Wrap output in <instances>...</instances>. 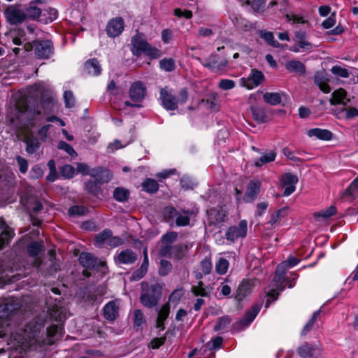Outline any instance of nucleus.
I'll return each instance as SVG.
<instances>
[{"instance_id": "603ef678", "label": "nucleus", "mask_w": 358, "mask_h": 358, "mask_svg": "<svg viewBox=\"0 0 358 358\" xmlns=\"http://www.w3.org/2000/svg\"><path fill=\"white\" fill-rule=\"evenodd\" d=\"M52 125L46 124L41 127L37 131V138H39L41 142H45L48 138V133Z\"/></svg>"}, {"instance_id": "7ed1b4c3", "label": "nucleus", "mask_w": 358, "mask_h": 358, "mask_svg": "<svg viewBox=\"0 0 358 358\" xmlns=\"http://www.w3.org/2000/svg\"><path fill=\"white\" fill-rule=\"evenodd\" d=\"M91 177L92 179L87 182L86 188L90 193L98 195L101 191V185L103 183H107L110 180L111 175L108 169L96 167L93 168Z\"/></svg>"}, {"instance_id": "58836bf2", "label": "nucleus", "mask_w": 358, "mask_h": 358, "mask_svg": "<svg viewBox=\"0 0 358 358\" xmlns=\"http://www.w3.org/2000/svg\"><path fill=\"white\" fill-rule=\"evenodd\" d=\"M43 248L41 241H33L27 245V252L30 257H36Z\"/></svg>"}, {"instance_id": "5701e85b", "label": "nucleus", "mask_w": 358, "mask_h": 358, "mask_svg": "<svg viewBox=\"0 0 358 358\" xmlns=\"http://www.w3.org/2000/svg\"><path fill=\"white\" fill-rule=\"evenodd\" d=\"M104 317L108 321H114L118 315V307L116 302L110 301L103 308Z\"/></svg>"}, {"instance_id": "f3484780", "label": "nucleus", "mask_w": 358, "mask_h": 358, "mask_svg": "<svg viewBox=\"0 0 358 358\" xmlns=\"http://www.w3.org/2000/svg\"><path fill=\"white\" fill-rule=\"evenodd\" d=\"M124 29V21L121 17L111 19L106 27L107 34L110 37L119 36Z\"/></svg>"}, {"instance_id": "a18cd8bd", "label": "nucleus", "mask_w": 358, "mask_h": 358, "mask_svg": "<svg viewBox=\"0 0 358 358\" xmlns=\"http://www.w3.org/2000/svg\"><path fill=\"white\" fill-rule=\"evenodd\" d=\"M160 68L166 71L171 72L176 68L175 61L171 58H165L159 62Z\"/></svg>"}, {"instance_id": "052dcab7", "label": "nucleus", "mask_w": 358, "mask_h": 358, "mask_svg": "<svg viewBox=\"0 0 358 358\" xmlns=\"http://www.w3.org/2000/svg\"><path fill=\"white\" fill-rule=\"evenodd\" d=\"M171 268L172 264H171L170 262L164 259L161 260L159 273L161 275H166L171 271Z\"/></svg>"}, {"instance_id": "c9c22d12", "label": "nucleus", "mask_w": 358, "mask_h": 358, "mask_svg": "<svg viewBox=\"0 0 358 358\" xmlns=\"http://www.w3.org/2000/svg\"><path fill=\"white\" fill-rule=\"evenodd\" d=\"M110 236V230H103L101 233L97 234L94 238V244L96 248H101L104 245H107V241Z\"/></svg>"}, {"instance_id": "4be33fe9", "label": "nucleus", "mask_w": 358, "mask_h": 358, "mask_svg": "<svg viewBox=\"0 0 358 358\" xmlns=\"http://www.w3.org/2000/svg\"><path fill=\"white\" fill-rule=\"evenodd\" d=\"M346 95L345 90L342 88L335 90L331 94L330 103L331 105L341 104L346 106L350 101V99L346 97Z\"/></svg>"}, {"instance_id": "393cba45", "label": "nucleus", "mask_w": 358, "mask_h": 358, "mask_svg": "<svg viewBox=\"0 0 358 358\" xmlns=\"http://www.w3.org/2000/svg\"><path fill=\"white\" fill-rule=\"evenodd\" d=\"M39 138L33 134H28L24 139L26 143V152L29 154H34L39 149L41 146Z\"/></svg>"}, {"instance_id": "aec40b11", "label": "nucleus", "mask_w": 358, "mask_h": 358, "mask_svg": "<svg viewBox=\"0 0 358 358\" xmlns=\"http://www.w3.org/2000/svg\"><path fill=\"white\" fill-rule=\"evenodd\" d=\"M13 238V231L5 223L2 218H0V249L4 245L8 244Z\"/></svg>"}, {"instance_id": "39448f33", "label": "nucleus", "mask_w": 358, "mask_h": 358, "mask_svg": "<svg viewBox=\"0 0 358 358\" xmlns=\"http://www.w3.org/2000/svg\"><path fill=\"white\" fill-rule=\"evenodd\" d=\"M31 91L41 95V106L45 113L54 111L57 105L56 99L50 90L43 83H36L31 87Z\"/></svg>"}, {"instance_id": "5fc2aeb1", "label": "nucleus", "mask_w": 358, "mask_h": 358, "mask_svg": "<svg viewBox=\"0 0 358 358\" xmlns=\"http://www.w3.org/2000/svg\"><path fill=\"white\" fill-rule=\"evenodd\" d=\"M57 148L59 150H63L64 151H65L71 157H74L77 156V153L74 150L73 147L65 141H59L58 143Z\"/></svg>"}, {"instance_id": "a211bd4d", "label": "nucleus", "mask_w": 358, "mask_h": 358, "mask_svg": "<svg viewBox=\"0 0 358 358\" xmlns=\"http://www.w3.org/2000/svg\"><path fill=\"white\" fill-rule=\"evenodd\" d=\"M261 182L259 180H251L247 187L243 199L247 203L254 201L260 192Z\"/></svg>"}, {"instance_id": "338daca9", "label": "nucleus", "mask_w": 358, "mask_h": 358, "mask_svg": "<svg viewBox=\"0 0 358 358\" xmlns=\"http://www.w3.org/2000/svg\"><path fill=\"white\" fill-rule=\"evenodd\" d=\"M16 162L19 166L20 171L25 174L28 170V162L26 159L22 157L21 156H17L15 157Z\"/></svg>"}, {"instance_id": "4d7b16f0", "label": "nucleus", "mask_w": 358, "mask_h": 358, "mask_svg": "<svg viewBox=\"0 0 358 358\" xmlns=\"http://www.w3.org/2000/svg\"><path fill=\"white\" fill-rule=\"evenodd\" d=\"M213 265L209 258L206 257L202 260L199 265V269L204 275L209 274L212 271Z\"/></svg>"}, {"instance_id": "79ce46f5", "label": "nucleus", "mask_w": 358, "mask_h": 358, "mask_svg": "<svg viewBox=\"0 0 358 358\" xmlns=\"http://www.w3.org/2000/svg\"><path fill=\"white\" fill-rule=\"evenodd\" d=\"M263 99L265 102L271 105H277L281 102L280 94L278 92H266Z\"/></svg>"}, {"instance_id": "f257e3e1", "label": "nucleus", "mask_w": 358, "mask_h": 358, "mask_svg": "<svg viewBox=\"0 0 358 358\" xmlns=\"http://www.w3.org/2000/svg\"><path fill=\"white\" fill-rule=\"evenodd\" d=\"M21 306L20 301L14 298L0 299V338L10 335V338L16 341L24 349L36 350L44 342L41 336L45 322L41 319H35L23 328L13 331L8 318Z\"/></svg>"}, {"instance_id": "bb28decb", "label": "nucleus", "mask_w": 358, "mask_h": 358, "mask_svg": "<svg viewBox=\"0 0 358 358\" xmlns=\"http://www.w3.org/2000/svg\"><path fill=\"white\" fill-rule=\"evenodd\" d=\"M85 71L91 76H99L101 72V67L96 59H91L85 63Z\"/></svg>"}, {"instance_id": "9b49d317", "label": "nucleus", "mask_w": 358, "mask_h": 358, "mask_svg": "<svg viewBox=\"0 0 358 358\" xmlns=\"http://www.w3.org/2000/svg\"><path fill=\"white\" fill-rule=\"evenodd\" d=\"M321 351L320 343H306L297 348V352L302 358H317L321 354Z\"/></svg>"}, {"instance_id": "0e129e2a", "label": "nucleus", "mask_w": 358, "mask_h": 358, "mask_svg": "<svg viewBox=\"0 0 358 358\" xmlns=\"http://www.w3.org/2000/svg\"><path fill=\"white\" fill-rule=\"evenodd\" d=\"M286 19L288 22L292 24H304L307 21L303 16L297 15L295 14H287Z\"/></svg>"}, {"instance_id": "de8ad7c7", "label": "nucleus", "mask_w": 358, "mask_h": 358, "mask_svg": "<svg viewBox=\"0 0 358 358\" xmlns=\"http://www.w3.org/2000/svg\"><path fill=\"white\" fill-rule=\"evenodd\" d=\"M315 83L324 93H329L331 92V87L322 76H315Z\"/></svg>"}, {"instance_id": "9d476101", "label": "nucleus", "mask_w": 358, "mask_h": 358, "mask_svg": "<svg viewBox=\"0 0 358 358\" xmlns=\"http://www.w3.org/2000/svg\"><path fill=\"white\" fill-rule=\"evenodd\" d=\"M248 231V224L245 220H241L237 226H233L229 227L226 234L225 236L228 241L234 242L240 238L245 237Z\"/></svg>"}, {"instance_id": "4c0bfd02", "label": "nucleus", "mask_w": 358, "mask_h": 358, "mask_svg": "<svg viewBox=\"0 0 358 358\" xmlns=\"http://www.w3.org/2000/svg\"><path fill=\"white\" fill-rule=\"evenodd\" d=\"M142 188L145 192L152 194L158 190L159 185L155 180L147 178L143 182Z\"/></svg>"}, {"instance_id": "dca6fc26", "label": "nucleus", "mask_w": 358, "mask_h": 358, "mask_svg": "<svg viewBox=\"0 0 358 358\" xmlns=\"http://www.w3.org/2000/svg\"><path fill=\"white\" fill-rule=\"evenodd\" d=\"M149 43L142 34H136L131 39V52L133 55L139 56L144 52Z\"/></svg>"}, {"instance_id": "412c9836", "label": "nucleus", "mask_w": 358, "mask_h": 358, "mask_svg": "<svg viewBox=\"0 0 358 358\" xmlns=\"http://www.w3.org/2000/svg\"><path fill=\"white\" fill-rule=\"evenodd\" d=\"M307 134L310 138L315 137L322 141H330L333 138V134L331 131L320 128L310 129L308 131Z\"/></svg>"}, {"instance_id": "864d4df0", "label": "nucleus", "mask_w": 358, "mask_h": 358, "mask_svg": "<svg viewBox=\"0 0 358 358\" xmlns=\"http://www.w3.org/2000/svg\"><path fill=\"white\" fill-rule=\"evenodd\" d=\"M47 335L49 337L60 336L62 333V325L52 324L46 329Z\"/></svg>"}, {"instance_id": "09e8293b", "label": "nucleus", "mask_w": 358, "mask_h": 358, "mask_svg": "<svg viewBox=\"0 0 358 358\" xmlns=\"http://www.w3.org/2000/svg\"><path fill=\"white\" fill-rule=\"evenodd\" d=\"M320 310H318L313 313L310 320L307 322V324L304 326L301 331L302 336L306 335L308 332L313 328L315 322L316 321L317 317L320 315Z\"/></svg>"}, {"instance_id": "2f4dec72", "label": "nucleus", "mask_w": 358, "mask_h": 358, "mask_svg": "<svg viewBox=\"0 0 358 358\" xmlns=\"http://www.w3.org/2000/svg\"><path fill=\"white\" fill-rule=\"evenodd\" d=\"M170 308L168 304H164L158 312L157 318V327L164 329V322L169 315Z\"/></svg>"}, {"instance_id": "c03bdc74", "label": "nucleus", "mask_w": 358, "mask_h": 358, "mask_svg": "<svg viewBox=\"0 0 358 358\" xmlns=\"http://www.w3.org/2000/svg\"><path fill=\"white\" fill-rule=\"evenodd\" d=\"M229 265V262L226 259L221 257L215 264V271L217 273L223 275L227 273Z\"/></svg>"}, {"instance_id": "69168bd1", "label": "nucleus", "mask_w": 358, "mask_h": 358, "mask_svg": "<svg viewBox=\"0 0 358 358\" xmlns=\"http://www.w3.org/2000/svg\"><path fill=\"white\" fill-rule=\"evenodd\" d=\"M231 320L229 317H222L219 318L217 324L214 327V329L215 331H220L227 327V326L230 323Z\"/></svg>"}, {"instance_id": "3c124183", "label": "nucleus", "mask_w": 358, "mask_h": 358, "mask_svg": "<svg viewBox=\"0 0 358 358\" xmlns=\"http://www.w3.org/2000/svg\"><path fill=\"white\" fill-rule=\"evenodd\" d=\"M331 71L334 75L341 78H347L350 76L349 71L347 69L338 65L332 66Z\"/></svg>"}, {"instance_id": "20e7f679", "label": "nucleus", "mask_w": 358, "mask_h": 358, "mask_svg": "<svg viewBox=\"0 0 358 358\" xmlns=\"http://www.w3.org/2000/svg\"><path fill=\"white\" fill-rule=\"evenodd\" d=\"M162 296V287L157 285H148V283H142V293L140 300L142 305L148 308H152L157 306Z\"/></svg>"}, {"instance_id": "4468645a", "label": "nucleus", "mask_w": 358, "mask_h": 358, "mask_svg": "<svg viewBox=\"0 0 358 358\" xmlns=\"http://www.w3.org/2000/svg\"><path fill=\"white\" fill-rule=\"evenodd\" d=\"M262 308V303H257L252 306L248 310L243 317L237 322V326L239 329H244L248 327L251 322L255 320Z\"/></svg>"}, {"instance_id": "f8f14e48", "label": "nucleus", "mask_w": 358, "mask_h": 358, "mask_svg": "<svg viewBox=\"0 0 358 358\" xmlns=\"http://www.w3.org/2000/svg\"><path fill=\"white\" fill-rule=\"evenodd\" d=\"M35 55L40 59H48L53 53V45L49 40L34 41Z\"/></svg>"}, {"instance_id": "e433bc0d", "label": "nucleus", "mask_w": 358, "mask_h": 358, "mask_svg": "<svg viewBox=\"0 0 358 358\" xmlns=\"http://www.w3.org/2000/svg\"><path fill=\"white\" fill-rule=\"evenodd\" d=\"M192 292L195 296H207L209 295V288L205 286L202 281H198L196 285L192 287Z\"/></svg>"}, {"instance_id": "c756f323", "label": "nucleus", "mask_w": 358, "mask_h": 358, "mask_svg": "<svg viewBox=\"0 0 358 358\" xmlns=\"http://www.w3.org/2000/svg\"><path fill=\"white\" fill-rule=\"evenodd\" d=\"M182 211L186 215H182L180 214H178L176 216V223L178 226L180 227H185L187 226L189 224V217L188 215H194L196 213H198V208L196 209H192V210H182Z\"/></svg>"}, {"instance_id": "2eb2a0df", "label": "nucleus", "mask_w": 358, "mask_h": 358, "mask_svg": "<svg viewBox=\"0 0 358 358\" xmlns=\"http://www.w3.org/2000/svg\"><path fill=\"white\" fill-rule=\"evenodd\" d=\"M264 79V76L262 71H254L247 78L241 79V85L248 90H252L259 85Z\"/></svg>"}, {"instance_id": "6e6552de", "label": "nucleus", "mask_w": 358, "mask_h": 358, "mask_svg": "<svg viewBox=\"0 0 358 358\" xmlns=\"http://www.w3.org/2000/svg\"><path fill=\"white\" fill-rule=\"evenodd\" d=\"M199 60L204 67L215 73L223 71L228 66V60L224 57L216 54H211L209 57Z\"/></svg>"}, {"instance_id": "72a5a7b5", "label": "nucleus", "mask_w": 358, "mask_h": 358, "mask_svg": "<svg viewBox=\"0 0 358 358\" xmlns=\"http://www.w3.org/2000/svg\"><path fill=\"white\" fill-rule=\"evenodd\" d=\"M286 69L289 72H295L299 74H304L306 72L305 65L301 62L297 60L287 62Z\"/></svg>"}, {"instance_id": "e2e57ef3", "label": "nucleus", "mask_w": 358, "mask_h": 358, "mask_svg": "<svg viewBox=\"0 0 358 358\" xmlns=\"http://www.w3.org/2000/svg\"><path fill=\"white\" fill-rule=\"evenodd\" d=\"M134 323L135 327H140L145 323V319L143 312L141 310H136L134 312Z\"/></svg>"}, {"instance_id": "ea45409f", "label": "nucleus", "mask_w": 358, "mask_h": 358, "mask_svg": "<svg viewBox=\"0 0 358 358\" xmlns=\"http://www.w3.org/2000/svg\"><path fill=\"white\" fill-rule=\"evenodd\" d=\"M287 208H282L276 212L273 213L271 217L267 224H270L271 227H274L276 224H278L282 217H284L287 215Z\"/></svg>"}, {"instance_id": "774afa93", "label": "nucleus", "mask_w": 358, "mask_h": 358, "mask_svg": "<svg viewBox=\"0 0 358 358\" xmlns=\"http://www.w3.org/2000/svg\"><path fill=\"white\" fill-rule=\"evenodd\" d=\"M64 99L65 106L67 108H71L74 106L75 99L71 91H65L64 93Z\"/></svg>"}, {"instance_id": "6e6d98bb", "label": "nucleus", "mask_w": 358, "mask_h": 358, "mask_svg": "<svg viewBox=\"0 0 358 358\" xmlns=\"http://www.w3.org/2000/svg\"><path fill=\"white\" fill-rule=\"evenodd\" d=\"M88 213V209L83 206H73L69 209L70 215H83Z\"/></svg>"}, {"instance_id": "0eeeda50", "label": "nucleus", "mask_w": 358, "mask_h": 358, "mask_svg": "<svg viewBox=\"0 0 358 358\" xmlns=\"http://www.w3.org/2000/svg\"><path fill=\"white\" fill-rule=\"evenodd\" d=\"M129 95L132 102L126 101L125 106L140 108L142 106L139 103L144 99L146 95V87L143 83L135 82L130 87Z\"/></svg>"}, {"instance_id": "7c9ffc66", "label": "nucleus", "mask_w": 358, "mask_h": 358, "mask_svg": "<svg viewBox=\"0 0 358 358\" xmlns=\"http://www.w3.org/2000/svg\"><path fill=\"white\" fill-rule=\"evenodd\" d=\"M276 152L274 150H271L268 152L263 155L259 159L254 160V165L257 167H261L264 164L275 161L276 157Z\"/></svg>"}, {"instance_id": "37998d69", "label": "nucleus", "mask_w": 358, "mask_h": 358, "mask_svg": "<svg viewBox=\"0 0 358 358\" xmlns=\"http://www.w3.org/2000/svg\"><path fill=\"white\" fill-rule=\"evenodd\" d=\"M299 259L294 256H289L286 260L281 262L279 266V269H285L286 271L288 268H292L297 265Z\"/></svg>"}, {"instance_id": "a19ab883", "label": "nucleus", "mask_w": 358, "mask_h": 358, "mask_svg": "<svg viewBox=\"0 0 358 358\" xmlns=\"http://www.w3.org/2000/svg\"><path fill=\"white\" fill-rule=\"evenodd\" d=\"M129 196V190L123 187H116L113 191V197L119 202H124L127 201Z\"/></svg>"}, {"instance_id": "cd10ccee", "label": "nucleus", "mask_w": 358, "mask_h": 358, "mask_svg": "<svg viewBox=\"0 0 358 358\" xmlns=\"http://www.w3.org/2000/svg\"><path fill=\"white\" fill-rule=\"evenodd\" d=\"M336 213V208L334 206H331L326 209H323L313 214L315 220L317 222L326 220Z\"/></svg>"}, {"instance_id": "b1692460", "label": "nucleus", "mask_w": 358, "mask_h": 358, "mask_svg": "<svg viewBox=\"0 0 358 358\" xmlns=\"http://www.w3.org/2000/svg\"><path fill=\"white\" fill-rule=\"evenodd\" d=\"M136 259V253L129 249L122 250L117 256V262L124 264H132Z\"/></svg>"}, {"instance_id": "49530a36", "label": "nucleus", "mask_w": 358, "mask_h": 358, "mask_svg": "<svg viewBox=\"0 0 358 358\" xmlns=\"http://www.w3.org/2000/svg\"><path fill=\"white\" fill-rule=\"evenodd\" d=\"M345 194L352 197L358 196V176L347 187Z\"/></svg>"}, {"instance_id": "ddd939ff", "label": "nucleus", "mask_w": 358, "mask_h": 358, "mask_svg": "<svg viewBox=\"0 0 358 358\" xmlns=\"http://www.w3.org/2000/svg\"><path fill=\"white\" fill-rule=\"evenodd\" d=\"M266 1H244L243 6L248 10L252 12L253 14L263 15L267 12L270 7H273L276 1H271L267 6Z\"/></svg>"}, {"instance_id": "f704fd0d", "label": "nucleus", "mask_w": 358, "mask_h": 358, "mask_svg": "<svg viewBox=\"0 0 358 358\" xmlns=\"http://www.w3.org/2000/svg\"><path fill=\"white\" fill-rule=\"evenodd\" d=\"M259 34V36L264 39L268 45L273 46V48L280 47L279 42L275 40L273 34L271 31L260 30Z\"/></svg>"}, {"instance_id": "423d86ee", "label": "nucleus", "mask_w": 358, "mask_h": 358, "mask_svg": "<svg viewBox=\"0 0 358 358\" xmlns=\"http://www.w3.org/2000/svg\"><path fill=\"white\" fill-rule=\"evenodd\" d=\"M286 273L287 271L285 269H279V266L278 265L272 281L271 288L267 292L268 299L265 304V308H268L270 303L278 299L279 293L285 289V285L284 284L286 279Z\"/></svg>"}, {"instance_id": "13d9d810", "label": "nucleus", "mask_w": 358, "mask_h": 358, "mask_svg": "<svg viewBox=\"0 0 358 358\" xmlns=\"http://www.w3.org/2000/svg\"><path fill=\"white\" fill-rule=\"evenodd\" d=\"M29 174L31 179H39L43 176L44 171L41 166L35 165L31 167Z\"/></svg>"}, {"instance_id": "1a4fd4ad", "label": "nucleus", "mask_w": 358, "mask_h": 358, "mask_svg": "<svg viewBox=\"0 0 358 358\" xmlns=\"http://www.w3.org/2000/svg\"><path fill=\"white\" fill-rule=\"evenodd\" d=\"M7 21L11 24L22 23L25 20L24 8L18 5L8 6L4 11Z\"/></svg>"}, {"instance_id": "473e14b6", "label": "nucleus", "mask_w": 358, "mask_h": 358, "mask_svg": "<svg viewBox=\"0 0 358 358\" xmlns=\"http://www.w3.org/2000/svg\"><path fill=\"white\" fill-rule=\"evenodd\" d=\"M58 15L57 10L53 8H48V9L41 10V22L48 24L52 22L57 19Z\"/></svg>"}, {"instance_id": "bf43d9fd", "label": "nucleus", "mask_w": 358, "mask_h": 358, "mask_svg": "<svg viewBox=\"0 0 358 358\" xmlns=\"http://www.w3.org/2000/svg\"><path fill=\"white\" fill-rule=\"evenodd\" d=\"M61 175L66 178H71L75 175V169L71 165H64L60 169Z\"/></svg>"}, {"instance_id": "c85d7f7f", "label": "nucleus", "mask_w": 358, "mask_h": 358, "mask_svg": "<svg viewBox=\"0 0 358 358\" xmlns=\"http://www.w3.org/2000/svg\"><path fill=\"white\" fill-rule=\"evenodd\" d=\"M24 15L26 20H37L41 22V9L36 6H30L24 8Z\"/></svg>"}, {"instance_id": "8fccbe9b", "label": "nucleus", "mask_w": 358, "mask_h": 358, "mask_svg": "<svg viewBox=\"0 0 358 358\" xmlns=\"http://www.w3.org/2000/svg\"><path fill=\"white\" fill-rule=\"evenodd\" d=\"M143 53L147 55L150 59H157L160 57L162 55L160 50L152 47L150 44L148 45V47H146Z\"/></svg>"}, {"instance_id": "f03ea898", "label": "nucleus", "mask_w": 358, "mask_h": 358, "mask_svg": "<svg viewBox=\"0 0 358 358\" xmlns=\"http://www.w3.org/2000/svg\"><path fill=\"white\" fill-rule=\"evenodd\" d=\"M188 99V93L186 88H182L177 95L174 90L168 87L162 88L159 92V99L162 106L167 110H175L178 104H185Z\"/></svg>"}, {"instance_id": "680f3d73", "label": "nucleus", "mask_w": 358, "mask_h": 358, "mask_svg": "<svg viewBox=\"0 0 358 358\" xmlns=\"http://www.w3.org/2000/svg\"><path fill=\"white\" fill-rule=\"evenodd\" d=\"M178 238V233L175 231H170L165 234L162 238V241L164 244H166L171 245Z\"/></svg>"}, {"instance_id": "a878e982", "label": "nucleus", "mask_w": 358, "mask_h": 358, "mask_svg": "<svg viewBox=\"0 0 358 358\" xmlns=\"http://www.w3.org/2000/svg\"><path fill=\"white\" fill-rule=\"evenodd\" d=\"M79 261L83 267L90 269L94 268L98 264L96 257L89 252H82L79 256Z\"/></svg>"}, {"instance_id": "6ab92c4d", "label": "nucleus", "mask_w": 358, "mask_h": 358, "mask_svg": "<svg viewBox=\"0 0 358 358\" xmlns=\"http://www.w3.org/2000/svg\"><path fill=\"white\" fill-rule=\"evenodd\" d=\"M207 213L209 222L214 224L223 222L227 217V213L222 207L211 208Z\"/></svg>"}]
</instances>
